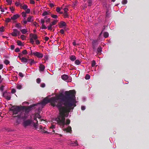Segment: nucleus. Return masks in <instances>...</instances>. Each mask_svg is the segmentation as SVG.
<instances>
[{
  "label": "nucleus",
  "instance_id": "nucleus-29",
  "mask_svg": "<svg viewBox=\"0 0 149 149\" xmlns=\"http://www.w3.org/2000/svg\"><path fill=\"white\" fill-rule=\"evenodd\" d=\"M88 6H90L92 5L93 1L91 0H88Z\"/></svg>",
  "mask_w": 149,
  "mask_h": 149
},
{
  "label": "nucleus",
  "instance_id": "nucleus-19",
  "mask_svg": "<svg viewBox=\"0 0 149 149\" xmlns=\"http://www.w3.org/2000/svg\"><path fill=\"white\" fill-rule=\"evenodd\" d=\"M64 131H66L67 132H70L72 131V128L71 127L68 126L67 128H64L63 129Z\"/></svg>",
  "mask_w": 149,
  "mask_h": 149
},
{
  "label": "nucleus",
  "instance_id": "nucleus-63",
  "mask_svg": "<svg viewBox=\"0 0 149 149\" xmlns=\"http://www.w3.org/2000/svg\"><path fill=\"white\" fill-rule=\"evenodd\" d=\"M49 5V6L51 7H53L54 6V5L52 3H50Z\"/></svg>",
  "mask_w": 149,
  "mask_h": 149
},
{
  "label": "nucleus",
  "instance_id": "nucleus-57",
  "mask_svg": "<svg viewBox=\"0 0 149 149\" xmlns=\"http://www.w3.org/2000/svg\"><path fill=\"white\" fill-rule=\"evenodd\" d=\"M26 11V13H29L30 12V10L29 9H27Z\"/></svg>",
  "mask_w": 149,
  "mask_h": 149
},
{
  "label": "nucleus",
  "instance_id": "nucleus-23",
  "mask_svg": "<svg viewBox=\"0 0 149 149\" xmlns=\"http://www.w3.org/2000/svg\"><path fill=\"white\" fill-rule=\"evenodd\" d=\"M30 36L32 37L31 38H33V39L36 40L37 38V36L36 34H33L32 33H31L30 34Z\"/></svg>",
  "mask_w": 149,
  "mask_h": 149
},
{
  "label": "nucleus",
  "instance_id": "nucleus-15",
  "mask_svg": "<svg viewBox=\"0 0 149 149\" xmlns=\"http://www.w3.org/2000/svg\"><path fill=\"white\" fill-rule=\"evenodd\" d=\"M21 28L20 26L19 25V29H20L21 33L23 34H25L28 31L27 29H21Z\"/></svg>",
  "mask_w": 149,
  "mask_h": 149
},
{
  "label": "nucleus",
  "instance_id": "nucleus-30",
  "mask_svg": "<svg viewBox=\"0 0 149 149\" xmlns=\"http://www.w3.org/2000/svg\"><path fill=\"white\" fill-rule=\"evenodd\" d=\"M109 35V33L107 32H106L104 33V37L105 38H107L108 37Z\"/></svg>",
  "mask_w": 149,
  "mask_h": 149
},
{
  "label": "nucleus",
  "instance_id": "nucleus-21",
  "mask_svg": "<svg viewBox=\"0 0 149 149\" xmlns=\"http://www.w3.org/2000/svg\"><path fill=\"white\" fill-rule=\"evenodd\" d=\"M40 70L41 71H43L45 68L44 65L42 64H40L39 66Z\"/></svg>",
  "mask_w": 149,
  "mask_h": 149
},
{
  "label": "nucleus",
  "instance_id": "nucleus-39",
  "mask_svg": "<svg viewBox=\"0 0 149 149\" xmlns=\"http://www.w3.org/2000/svg\"><path fill=\"white\" fill-rule=\"evenodd\" d=\"M12 20V19L11 18H7L6 19V22H10Z\"/></svg>",
  "mask_w": 149,
  "mask_h": 149
},
{
  "label": "nucleus",
  "instance_id": "nucleus-13",
  "mask_svg": "<svg viewBox=\"0 0 149 149\" xmlns=\"http://www.w3.org/2000/svg\"><path fill=\"white\" fill-rule=\"evenodd\" d=\"M19 6H20L21 9L26 10L28 6L25 4L22 5L19 2Z\"/></svg>",
  "mask_w": 149,
  "mask_h": 149
},
{
  "label": "nucleus",
  "instance_id": "nucleus-26",
  "mask_svg": "<svg viewBox=\"0 0 149 149\" xmlns=\"http://www.w3.org/2000/svg\"><path fill=\"white\" fill-rule=\"evenodd\" d=\"M102 51V48L100 47L98 48L97 49V54H99Z\"/></svg>",
  "mask_w": 149,
  "mask_h": 149
},
{
  "label": "nucleus",
  "instance_id": "nucleus-9",
  "mask_svg": "<svg viewBox=\"0 0 149 149\" xmlns=\"http://www.w3.org/2000/svg\"><path fill=\"white\" fill-rule=\"evenodd\" d=\"M57 118V117L55 119V121H56L57 122V123L62 128H64V126L65 125H69L70 123V119H67L66 120V123H65H65L64 124V125H60L59 124V123H58V122L59 121H56V119Z\"/></svg>",
  "mask_w": 149,
  "mask_h": 149
},
{
  "label": "nucleus",
  "instance_id": "nucleus-3",
  "mask_svg": "<svg viewBox=\"0 0 149 149\" xmlns=\"http://www.w3.org/2000/svg\"><path fill=\"white\" fill-rule=\"evenodd\" d=\"M39 104H33L29 106H19V118L21 117L23 119L26 118L28 114L30 111L33 109V107Z\"/></svg>",
  "mask_w": 149,
  "mask_h": 149
},
{
  "label": "nucleus",
  "instance_id": "nucleus-10",
  "mask_svg": "<svg viewBox=\"0 0 149 149\" xmlns=\"http://www.w3.org/2000/svg\"><path fill=\"white\" fill-rule=\"evenodd\" d=\"M58 21L57 20H54L53 22L50 23V25L47 27L48 30L51 31L52 30V26L56 24Z\"/></svg>",
  "mask_w": 149,
  "mask_h": 149
},
{
  "label": "nucleus",
  "instance_id": "nucleus-4",
  "mask_svg": "<svg viewBox=\"0 0 149 149\" xmlns=\"http://www.w3.org/2000/svg\"><path fill=\"white\" fill-rule=\"evenodd\" d=\"M10 111L12 114V116L13 118L14 126L18 127L19 125V107L13 106L10 108Z\"/></svg>",
  "mask_w": 149,
  "mask_h": 149
},
{
  "label": "nucleus",
  "instance_id": "nucleus-31",
  "mask_svg": "<svg viewBox=\"0 0 149 149\" xmlns=\"http://www.w3.org/2000/svg\"><path fill=\"white\" fill-rule=\"evenodd\" d=\"M20 54H22V56L23 55H26L27 54V52L26 49L24 50Z\"/></svg>",
  "mask_w": 149,
  "mask_h": 149
},
{
  "label": "nucleus",
  "instance_id": "nucleus-60",
  "mask_svg": "<svg viewBox=\"0 0 149 149\" xmlns=\"http://www.w3.org/2000/svg\"><path fill=\"white\" fill-rule=\"evenodd\" d=\"M35 1H34L33 0H30V3L32 4H35Z\"/></svg>",
  "mask_w": 149,
  "mask_h": 149
},
{
  "label": "nucleus",
  "instance_id": "nucleus-32",
  "mask_svg": "<svg viewBox=\"0 0 149 149\" xmlns=\"http://www.w3.org/2000/svg\"><path fill=\"white\" fill-rule=\"evenodd\" d=\"M26 37L23 35H21L20 36V38L22 40H24L26 39Z\"/></svg>",
  "mask_w": 149,
  "mask_h": 149
},
{
  "label": "nucleus",
  "instance_id": "nucleus-24",
  "mask_svg": "<svg viewBox=\"0 0 149 149\" xmlns=\"http://www.w3.org/2000/svg\"><path fill=\"white\" fill-rule=\"evenodd\" d=\"M33 21V17L30 16L28 17L27 19V21L29 22H32Z\"/></svg>",
  "mask_w": 149,
  "mask_h": 149
},
{
  "label": "nucleus",
  "instance_id": "nucleus-35",
  "mask_svg": "<svg viewBox=\"0 0 149 149\" xmlns=\"http://www.w3.org/2000/svg\"><path fill=\"white\" fill-rule=\"evenodd\" d=\"M10 9L12 13H13L15 10V8L13 6H11L10 7Z\"/></svg>",
  "mask_w": 149,
  "mask_h": 149
},
{
  "label": "nucleus",
  "instance_id": "nucleus-49",
  "mask_svg": "<svg viewBox=\"0 0 149 149\" xmlns=\"http://www.w3.org/2000/svg\"><path fill=\"white\" fill-rule=\"evenodd\" d=\"M47 28V27L45 26V25L44 24L42 25V29H46Z\"/></svg>",
  "mask_w": 149,
  "mask_h": 149
},
{
  "label": "nucleus",
  "instance_id": "nucleus-27",
  "mask_svg": "<svg viewBox=\"0 0 149 149\" xmlns=\"http://www.w3.org/2000/svg\"><path fill=\"white\" fill-rule=\"evenodd\" d=\"M48 11H45L42 14V15L43 16H45L48 15H49L50 13L48 12Z\"/></svg>",
  "mask_w": 149,
  "mask_h": 149
},
{
  "label": "nucleus",
  "instance_id": "nucleus-34",
  "mask_svg": "<svg viewBox=\"0 0 149 149\" xmlns=\"http://www.w3.org/2000/svg\"><path fill=\"white\" fill-rule=\"evenodd\" d=\"M96 62L95 61V60H93L92 61L91 63V66L92 67H94L95 65Z\"/></svg>",
  "mask_w": 149,
  "mask_h": 149
},
{
  "label": "nucleus",
  "instance_id": "nucleus-55",
  "mask_svg": "<svg viewBox=\"0 0 149 149\" xmlns=\"http://www.w3.org/2000/svg\"><path fill=\"white\" fill-rule=\"evenodd\" d=\"M24 76V74L22 72H19V76L21 77H23Z\"/></svg>",
  "mask_w": 149,
  "mask_h": 149
},
{
  "label": "nucleus",
  "instance_id": "nucleus-54",
  "mask_svg": "<svg viewBox=\"0 0 149 149\" xmlns=\"http://www.w3.org/2000/svg\"><path fill=\"white\" fill-rule=\"evenodd\" d=\"M45 20L43 19H42L41 20V23L42 24V25L44 24L45 22Z\"/></svg>",
  "mask_w": 149,
  "mask_h": 149
},
{
  "label": "nucleus",
  "instance_id": "nucleus-20",
  "mask_svg": "<svg viewBox=\"0 0 149 149\" xmlns=\"http://www.w3.org/2000/svg\"><path fill=\"white\" fill-rule=\"evenodd\" d=\"M66 26V24L64 22L61 21L60 22V24L59 25L60 27L62 28L63 26Z\"/></svg>",
  "mask_w": 149,
  "mask_h": 149
},
{
  "label": "nucleus",
  "instance_id": "nucleus-8",
  "mask_svg": "<svg viewBox=\"0 0 149 149\" xmlns=\"http://www.w3.org/2000/svg\"><path fill=\"white\" fill-rule=\"evenodd\" d=\"M3 97L8 100H9L10 99L11 93H10L5 92L3 93Z\"/></svg>",
  "mask_w": 149,
  "mask_h": 149
},
{
  "label": "nucleus",
  "instance_id": "nucleus-17",
  "mask_svg": "<svg viewBox=\"0 0 149 149\" xmlns=\"http://www.w3.org/2000/svg\"><path fill=\"white\" fill-rule=\"evenodd\" d=\"M28 63H29L30 65H32L33 63H34V60L32 59L28 58Z\"/></svg>",
  "mask_w": 149,
  "mask_h": 149
},
{
  "label": "nucleus",
  "instance_id": "nucleus-37",
  "mask_svg": "<svg viewBox=\"0 0 149 149\" xmlns=\"http://www.w3.org/2000/svg\"><path fill=\"white\" fill-rule=\"evenodd\" d=\"M90 77V76L88 74H87L85 77V78L86 79L88 80L89 79Z\"/></svg>",
  "mask_w": 149,
  "mask_h": 149
},
{
  "label": "nucleus",
  "instance_id": "nucleus-25",
  "mask_svg": "<svg viewBox=\"0 0 149 149\" xmlns=\"http://www.w3.org/2000/svg\"><path fill=\"white\" fill-rule=\"evenodd\" d=\"M70 59L72 61H74L76 59V57L74 55H72L70 57Z\"/></svg>",
  "mask_w": 149,
  "mask_h": 149
},
{
  "label": "nucleus",
  "instance_id": "nucleus-12",
  "mask_svg": "<svg viewBox=\"0 0 149 149\" xmlns=\"http://www.w3.org/2000/svg\"><path fill=\"white\" fill-rule=\"evenodd\" d=\"M33 54L40 58H42L43 56V54H42L38 52H34L33 53Z\"/></svg>",
  "mask_w": 149,
  "mask_h": 149
},
{
  "label": "nucleus",
  "instance_id": "nucleus-11",
  "mask_svg": "<svg viewBox=\"0 0 149 149\" xmlns=\"http://www.w3.org/2000/svg\"><path fill=\"white\" fill-rule=\"evenodd\" d=\"M19 18V15L18 14L14 15L11 17V19L13 23H15L17 19Z\"/></svg>",
  "mask_w": 149,
  "mask_h": 149
},
{
  "label": "nucleus",
  "instance_id": "nucleus-33",
  "mask_svg": "<svg viewBox=\"0 0 149 149\" xmlns=\"http://www.w3.org/2000/svg\"><path fill=\"white\" fill-rule=\"evenodd\" d=\"M75 63L76 65H79L80 63V62L79 60H77L75 61Z\"/></svg>",
  "mask_w": 149,
  "mask_h": 149
},
{
  "label": "nucleus",
  "instance_id": "nucleus-28",
  "mask_svg": "<svg viewBox=\"0 0 149 149\" xmlns=\"http://www.w3.org/2000/svg\"><path fill=\"white\" fill-rule=\"evenodd\" d=\"M71 145L72 146H76L78 145V143L77 141H76L75 142H73L71 143Z\"/></svg>",
  "mask_w": 149,
  "mask_h": 149
},
{
  "label": "nucleus",
  "instance_id": "nucleus-1",
  "mask_svg": "<svg viewBox=\"0 0 149 149\" xmlns=\"http://www.w3.org/2000/svg\"><path fill=\"white\" fill-rule=\"evenodd\" d=\"M72 91H65V95L62 93H61L58 95L52 97L49 99L47 97L45 98L42 102V104H44L50 102L52 106L54 107L56 106L58 108L59 112V115L57 116L56 120L57 121H59V124L63 123L64 119L63 118V116H64V113L67 111L65 108L62 107L63 104L62 101H65V98L68 100L71 99V97H69V93Z\"/></svg>",
  "mask_w": 149,
  "mask_h": 149
},
{
  "label": "nucleus",
  "instance_id": "nucleus-58",
  "mask_svg": "<svg viewBox=\"0 0 149 149\" xmlns=\"http://www.w3.org/2000/svg\"><path fill=\"white\" fill-rule=\"evenodd\" d=\"M16 91L15 89H12L11 90V93H14Z\"/></svg>",
  "mask_w": 149,
  "mask_h": 149
},
{
  "label": "nucleus",
  "instance_id": "nucleus-45",
  "mask_svg": "<svg viewBox=\"0 0 149 149\" xmlns=\"http://www.w3.org/2000/svg\"><path fill=\"white\" fill-rule=\"evenodd\" d=\"M30 42L31 43L33 44L34 43V41L33 39V38H30Z\"/></svg>",
  "mask_w": 149,
  "mask_h": 149
},
{
  "label": "nucleus",
  "instance_id": "nucleus-47",
  "mask_svg": "<svg viewBox=\"0 0 149 149\" xmlns=\"http://www.w3.org/2000/svg\"><path fill=\"white\" fill-rule=\"evenodd\" d=\"M109 5H108V6H109ZM107 3H105L104 4V6L106 8H108V7H107Z\"/></svg>",
  "mask_w": 149,
  "mask_h": 149
},
{
  "label": "nucleus",
  "instance_id": "nucleus-36",
  "mask_svg": "<svg viewBox=\"0 0 149 149\" xmlns=\"http://www.w3.org/2000/svg\"><path fill=\"white\" fill-rule=\"evenodd\" d=\"M4 63L6 65H7L10 62L8 60H5L4 61Z\"/></svg>",
  "mask_w": 149,
  "mask_h": 149
},
{
  "label": "nucleus",
  "instance_id": "nucleus-22",
  "mask_svg": "<svg viewBox=\"0 0 149 149\" xmlns=\"http://www.w3.org/2000/svg\"><path fill=\"white\" fill-rule=\"evenodd\" d=\"M68 77V76L66 74H63L61 76V78L63 80H67Z\"/></svg>",
  "mask_w": 149,
  "mask_h": 149
},
{
  "label": "nucleus",
  "instance_id": "nucleus-62",
  "mask_svg": "<svg viewBox=\"0 0 149 149\" xmlns=\"http://www.w3.org/2000/svg\"><path fill=\"white\" fill-rule=\"evenodd\" d=\"M49 39V38L47 37H45V40L46 41H47Z\"/></svg>",
  "mask_w": 149,
  "mask_h": 149
},
{
  "label": "nucleus",
  "instance_id": "nucleus-6",
  "mask_svg": "<svg viewBox=\"0 0 149 149\" xmlns=\"http://www.w3.org/2000/svg\"><path fill=\"white\" fill-rule=\"evenodd\" d=\"M33 121L32 120L28 119L26 120H24L23 122V125L25 127L30 125L32 124Z\"/></svg>",
  "mask_w": 149,
  "mask_h": 149
},
{
  "label": "nucleus",
  "instance_id": "nucleus-2",
  "mask_svg": "<svg viewBox=\"0 0 149 149\" xmlns=\"http://www.w3.org/2000/svg\"><path fill=\"white\" fill-rule=\"evenodd\" d=\"M72 91V92L69 93V97L71 98L70 100H68L66 98L65 99L64 101H62V102L63 103L62 105V107L65 108L67 111L64 113V116H63V118H64L63 123L61 124H59L61 125H64L65 123V118L67 117L68 116L69 113L71 109H73L74 107H75L76 104L74 103L75 98V94L76 92L74 90H70L69 91Z\"/></svg>",
  "mask_w": 149,
  "mask_h": 149
},
{
  "label": "nucleus",
  "instance_id": "nucleus-50",
  "mask_svg": "<svg viewBox=\"0 0 149 149\" xmlns=\"http://www.w3.org/2000/svg\"><path fill=\"white\" fill-rule=\"evenodd\" d=\"M41 81V80L40 78H38L36 79V82L38 83H39Z\"/></svg>",
  "mask_w": 149,
  "mask_h": 149
},
{
  "label": "nucleus",
  "instance_id": "nucleus-44",
  "mask_svg": "<svg viewBox=\"0 0 149 149\" xmlns=\"http://www.w3.org/2000/svg\"><path fill=\"white\" fill-rule=\"evenodd\" d=\"M4 27L3 26H2L0 28V31L3 32L4 31Z\"/></svg>",
  "mask_w": 149,
  "mask_h": 149
},
{
  "label": "nucleus",
  "instance_id": "nucleus-18",
  "mask_svg": "<svg viewBox=\"0 0 149 149\" xmlns=\"http://www.w3.org/2000/svg\"><path fill=\"white\" fill-rule=\"evenodd\" d=\"M34 120L36 121V123H35L33 121V122H32V124H33V126L34 127L37 128V126L38 125V121L36 119V118H34Z\"/></svg>",
  "mask_w": 149,
  "mask_h": 149
},
{
  "label": "nucleus",
  "instance_id": "nucleus-5",
  "mask_svg": "<svg viewBox=\"0 0 149 149\" xmlns=\"http://www.w3.org/2000/svg\"><path fill=\"white\" fill-rule=\"evenodd\" d=\"M100 38L97 39V40H93L92 42V48L93 51H95L96 50V48L98 44V40Z\"/></svg>",
  "mask_w": 149,
  "mask_h": 149
},
{
  "label": "nucleus",
  "instance_id": "nucleus-52",
  "mask_svg": "<svg viewBox=\"0 0 149 149\" xmlns=\"http://www.w3.org/2000/svg\"><path fill=\"white\" fill-rule=\"evenodd\" d=\"M4 86H3V85L1 86L0 87V90L1 91H3L4 89Z\"/></svg>",
  "mask_w": 149,
  "mask_h": 149
},
{
  "label": "nucleus",
  "instance_id": "nucleus-48",
  "mask_svg": "<svg viewBox=\"0 0 149 149\" xmlns=\"http://www.w3.org/2000/svg\"><path fill=\"white\" fill-rule=\"evenodd\" d=\"M87 7V6L86 4L85 3L84 5V6H83V9L85 10V8H86Z\"/></svg>",
  "mask_w": 149,
  "mask_h": 149
},
{
  "label": "nucleus",
  "instance_id": "nucleus-56",
  "mask_svg": "<svg viewBox=\"0 0 149 149\" xmlns=\"http://www.w3.org/2000/svg\"><path fill=\"white\" fill-rule=\"evenodd\" d=\"M60 32L62 34H63L64 33V30L63 29H61Z\"/></svg>",
  "mask_w": 149,
  "mask_h": 149
},
{
  "label": "nucleus",
  "instance_id": "nucleus-38",
  "mask_svg": "<svg viewBox=\"0 0 149 149\" xmlns=\"http://www.w3.org/2000/svg\"><path fill=\"white\" fill-rule=\"evenodd\" d=\"M127 0H123L122 2V4L125 5L127 3Z\"/></svg>",
  "mask_w": 149,
  "mask_h": 149
},
{
  "label": "nucleus",
  "instance_id": "nucleus-46",
  "mask_svg": "<svg viewBox=\"0 0 149 149\" xmlns=\"http://www.w3.org/2000/svg\"><path fill=\"white\" fill-rule=\"evenodd\" d=\"M51 16L52 17L54 18H56L57 17V15H52V14L51 15Z\"/></svg>",
  "mask_w": 149,
  "mask_h": 149
},
{
  "label": "nucleus",
  "instance_id": "nucleus-61",
  "mask_svg": "<svg viewBox=\"0 0 149 149\" xmlns=\"http://www.w3.org/2000/svg\"><path fill=\"white\" fill-rule=\"evenodd\" d=\"M10 48H11V49L12 50H13L15 48V46L14 45H12L11 46Z\"/></svg>",
  "mask_w": 149,
  "mask_h": 149
},
{
  "label": "nucleus",
  "instance_id": "nucleus-14",
  "mask_svg": "<svg viewBox=\"0 0 149 149\" xmlns=\"http://www.w3.org/2000/svg\"><path fill=\"white\" fill-rule=\"evenodd\" d=\"M44 128L45 127H43L41 125H40V126H39V129L41 130V132L42 133H49L47 131H46L44 130Z\"/></svg>",
  "mask_w": 149,
  "mask_h": 149
},
{
  "label": "nucleus",
  "instance_id": "nucleus-51",
  "mask_svg": "<svg viewBox=\"0 0 149 149\" xmlns=\"http://www.w3.org/2000/svg\"><path fill=\"white\" fill-rule=\"evenodd\" d=\"M61 10V9L60 8H57L56 9V11L58 12V13H59L60 11Z\"/></svg>",
  "mask_w": 149,
  "mask_h": 149
},
{
  "label": "nucleus",
  "instance_id": "nucleus-41",
  "mask_svg": "<svg viewBox=\"0 0 149 149\" xmlns=\"http://www.w3.org/2000/svg\"><path fill=\"white\" fill-rule=\"evenodd\" d=\"M6 2L9 5H11L12 3V0H6Z\"/></svg>",
  "mask_w": 149,
  "mask_h": 149
},
{
  "label": "nucleus",
  "instance_id": "nucleus-7",
  "mask_svg": "<svg viewBox=\"0 0 149 149\" xmlns=\"http://www.w3.org/2000/svg\"><path fill=\"white\" fill-rule=\"evenodd\" d=\"M21 56H22V54H19V59L21 60V62L24 64H27L28 58L24 57L21 58Z\"/></svg>",
  "mask_w": 149,
  "mask_h": 149
},
{
  "label": "nucleus",
  "instance_id": "nucleus-64",
  "mask_svg": "<svg viewBox=\"0 0 149 149\" xmlns=\"http://www.w3.org/2000/svg\"><path fill=\"white\" fill-rule=\"evenodd\" d=\"M81 109L82 110H84L85 109V107L84 106H82L81 107Z\"/></svg>",
  "mask_w": 149,
  "mask_h": 149
},
{
  "label": "nucleus",
  "instance_id": "nucleus-40",
  "mask_svg": "<svg viewBox=\"0 0 149 149\" xmlns=\"http://www.w3.org/2000/svg\"><path fill=\"white\" fill-rule=\"evenodd\" d=\"M21 14L22 15V16L23 17H25L26 16V13L25 12H22V13Z\"/></svg>",
  "mask_w": 149,
  "mask_h": 149
},
{
  "label": "nucleus",
  "instance_id": "nucleus-43",
  "mask_svg": "<svg viewBox=\"0 0 149 149\" xmlns=\"http://www.w3.org/2000/svg\"><path fill=\"white\" fill-rule=\"evenodd\" d=\"M24 42L22 43L19 40V46H24Z\"/></svg>",
  "mask_w": 149,
  "mask_h": 149
},
{
  "label": "nucleus",
  "instance_id": "nucleus-16",
  "mask_svg": "<svg viewBox=\"0 0 149 149\" xmlns=\"http://www.w3.org/2000/svg\"><path fill=\"white\" fill-rule=\"evenodd\" d=\"M18 32V31L17 29H14L13 31L11 33V35L13 36H17Z\"/></svg>",
  "mask_w": 149,
  "mask_h": 149
},
{
  "label": "nucleus",
  "instance_id": "nucleus-42",
  "mask_svg": "<svg viewBox=\"0 0 149 149\" xmlns=\"http://www.w3.org/2000/svg\"><path fill=\"white\" fill-rule=\"evenodd\" d=\"M63 14L64 18H66L68 17V15L67 13H64Z\"/></svg>",
  "mask_w": 149,
  "mask_h": 149
},
{
  "label": "nucleus",
  "instance_id": "nucleus-59",
  "mask_svg": "<svg viewBox=\"0 0 149 149\" xmlns=\"http://www.w3.org/2000/svg\"><path fill=\"white\" fill-rule=\"evenodd\" d=\"M36 44L37 45H39L40 43V42L39 40H36Z\"/></svg>",
  "mask_w": 149,
  "mask_h": 149
},
{
  "label": "nucleus",
  "instance_id": "nucleus-53",
  "mask_svg": "<svg viewBox=\"0 0 149 149\" xmlns=\"http://www.w3.org/2000/svg\"><path fill=\"white\" fill-rule=\"evenodd\" d=\"M64 13H67L68 11V9L67 8H65L64 9Z\"/></svg>",
  "mask_w": 149,
  "mask_h": 149
}]
</instances>
